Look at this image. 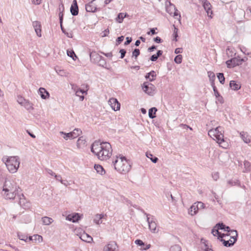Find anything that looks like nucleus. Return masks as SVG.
I'll return each mask as SVG.
<instances>
[{
  "label": "nucleus",
  "mask_w": 251,
  "mask_h": 251,
  "mask_svg": "<svg viewBox=\"0 0 251 251\" xmlns=\"http://www.w3.org/2000/svg\"><path fill=\"white\" fill-rule=\"evenodd\" d=\"M20 190V187L14 179L6 178L3 186L2 195L7 200H14L17 197L18 203L21 206L24 207L25 199L23 194H19Z\"/></svg>",
  "instance_id": "f257e3e1"
},
{
  "label": "nucleus",
  "mask_w": 251,
  "mask_h": 251,
  "mask_svg": "<svg viewBox=\"0 0 251 251\" xmlns=\"http://www.w3.org/2000/svg\"><path fill=\"white\" fill-rule=\"evenodd\" d=\"M91 151L100 160H106L112 155V149L108 142L96 141L91 146Z\"/></svg>",
  "instance_id": "f03ea898"
},
{
  "label": "nucleus",
  "mask_w": 251,
  "mask_h": 251,
  "mask_svg": "<svg viewBox=\"0 0 251 251\" xmlns=\"http://www.w3.org/2000/svg\"><path fill=\"white\" fill-rule=\"evenodd\" d=\"M112 164L114 169L121 174H126L131 169L130 162L125 156L121 154L113 157Z\"/></svg>",
  "instance_id": "7ed1b4c3"
},
{
  "label": "nucleus",
  "mask_w": 251,
  "mask_h": 251,
  "mask_svg": "<svg viewBox=\"0 0 251 251\" xmlns=\"http://www.w3.org/2000/svg\"><path fill=\"white\" fill-rule=\"evenodd\" d=\"M208 134L213 140L216 141L221 147L226 149L228 146L227 142L224 140V130L221 126L210 129Z\"/></svg>",
  "instance_id": "20e7f679"
},
{
  "label": "nucleus",
  "mask_w": 251,
  "mask_h": 251,
  "mask_svg": "<svg viewBox=\"0 0 251 251\" xmlns=\"http://www.w3.org/2000/svg\"><path fill=\"white\" fill-rule=\"evenodd\" d=\"M2 161L10 173L14 174L17 172L20 164V159L18 156H5L2 157Z\"/></svg>",
  "instance_id": "39448f33"
},
{
  "label": "nucleus",
  "mask_w": 251,
  "mask_h": 251,
  "mask_svg": "<svg viewBox=\"0 0 251 251\" xmlns=\"http://www.w3.org/2000/svg\"><path fill=\"white\" fill-rule=\"evenodd\" d=\"M247 60V58L246 57L241 59L239 56H238L237 57H234L231 59L230 60H227L226 62V64L227 67L233 68L236 66H238L242 64L243 62H245Z\"/></svg>",
  "instance_id": "423d86ee"
},
{
  "label": "nucleus",
  "mask_w": 251,
  "mask_h": 251,
  "mask_svg": "<svg viewBox=\"0 0 251 251\" xmlns=\"http://www.w3.org/2000/svg\"><path fill=\"white\" fill-rule=\"evenodd\" d=\"M142 89L149 95L152 96L155 90V86L149 82H145L142 85Z\"/></svg>",
  "instance_id": "0eeeda50"
},
{
  "label": "nucleus",
  "mask_w": 251,
  "mask_h": 251,
  "mask_svg": "<svg viewBox=\"0 0 251 251\" xmlns=\"http://www.w3.org/2000/svg\"><path fill=\"white\" fill-rule=\"evenodd\" d=\"M231 234H232L231 238L233 240H230L229 241H226L223 239L221 240L222 241H223V244L226 247H230L232 246L237 240V232L236 230H231Z\"/></svg>",
  "instance_id": "6e6552de"
},
{
  "label": "nucleus",
  "mask_w": 251,
  "mask_h": 251,
  "mask_svg": "<svg viewBox=\"0 0 251 251\" xmlns=\"http://www.w3.org/2000/svg\"><path fill=\"white\" fill-rule=\"evenodd\" d=\"M147 215V221L149 224V228L151 232L153 233H157L158 230L157 229V224L154 221V219L152 218L150 220V218L148 217L149 214L145 213Z\"/></svg>",
  "instance_id": "1a4fd4ad"
},
{
  "label": "nucleus",
  "mask_w": 251,
  "mask_h": 251,
  "mask_svg": "<svg viewBox=\"0 0 251 251\" xmlns=\"http://www.w3.org/2000/svg\"><path fill=\"white\" fill-rule=\"evenodd\" d=\"M200 1L202 4V6L206 11L207 15L212 18L211 15L212 14V11L211 10V5L207 0H200Z\"/></svg>",
  "instance_id": "9d476101"
},
{
  "label": "nucleus",
  "mask_w": 251,
  "mask_h": 251,
  "mask_svg": "<svg viewBox=\"0 0 251 251\" xmlns=\"http://www.w3.org/2000/svg\"><path fill=\"white\" fill-rule=\"evenodd\" d=\"M108 104L114 111H118L120 109V103L115 98H110L108 100Z\"/></svg>",
  "instance_id": "9b49d317"
},
{
  "label": "nucleus",
  "mask_w": 251,
  "mask_h": 251,
  "mask_svg": "<svg viewBox=\"0 0 251 251\" xmlns=\"http://www.w3.org/2000/svg\"><path fill=\"white\" fill-rule=\"evenodd\" d=\"M102 57L97 52L93 51L90 53V57L92 62L97 63H99V61L102 59Z\"/></svg>",
  "instance_id": "f8f14e48"
},
{
  "label": "nucleus",
  "mask_w": 251,
  "mask_h": 251,
  "mask_svg": "<svg viewBox=\"0 0 251 251\" xmlns=\"http://www.w3.org/2000/svg\"><path fill=\"white\" fill-rule=\"evenodd\" d=\"M59 22H60L61 30L68 37L72 38L73 37L72 33L66 32V30H65V29L64 28V27L62 26L63 14H62V12H59Z\"/></svg>",
  "instance_id": "ddd939ff"
},
{
  "label": "nucleus",
  "mask_w": 251,
  "mask_h": 251,
  "mask_svg": "<svg viewBox=\"0 0 251 251\" xmlns=\"http://www.w3.org/2000/svg\"><path fill=\"white\" fill-rule=\"evenodd\" d=\"M70 11L72 15L76 16L78 13V7L76 0H74L70 8Z\"/></svg>",
  "instance_id": "4468645a"
},
{
  "label": "nucleus",
  "mask_w": 251,
  "mask_h": 251,
  "mask_svg": "<svg viewBox=\"0 0 251 251\" xmlns=\"http://www.w3.org/2000/svg\"><path fill=\"white\" fill-rule=\"evenodd\" d=\"M117 247V244L115 242H110L103 248V251H115Z\"/></svg>",
  "instance_id": "2eb2a0df"
},
{
  "label": "nucleus",
  "mask_w": 251,
  "mask_h": 251,
  "mask_svg": "<svg viewBox=\"0 0 251 251\" xmlns=\"http://www.w3.org/2000/svg\"><path fill=\"white\" fill-rule=\"evenodd\" d=\"M32 25L34 28L37 35L38 37L41 36V28L40 23L38 21H34L32 23Z\"/></svg>",
  "instance_id": "dca6fc26"
},
{
  "label": "nucleus",
  "mask_w": 251,
  "mask_h": 251,
  "mask_svg": "<svg viewBox=\"0 0 251 251\" xmlns=\"http://www.w3.org/2000/svg\"><path fill=\"white\" fill-rule=\"evenodd\" d=\"M85 9L87 12H95L97 11V7L92 3V2H89L85 5Z\"/></svg>",
  "instance_id": "f3484780"
},
{
  "label": "nucleus",
  "mask_w": 251,
  "mask_h": 251,
  "mask_svg": "<svg viewBox=\"0 0 251 251\" xmlns=\"http://www.w3.org/2000/svg\"><path fill=\"white\" fill-rule=\"evenodd\" d=\"M38 92L43 99L45 100L50 97L49 93L44 88H40Z\"/></svg>",
  "instance_id": "a211bd4d"
},
{
  "label": "nucleus",
  "mask_w": 251,
  "mask_h": 251,
  "mask_svg": "<svg viewBox=\"0 0 251 251\" xmlns=\"http://www.w3.org/2000/svg\"><path fill=\"white\" fill-rule=\"evenodd\" d=\"M80 219V216L78 213L69 214L66 217V220L72 221L73 223L77 222Z\"/></svg>",
  "instance_id": "6ab92c4d"
},
{
  "label": "nucleus",
  "mask_w": 251,
  "mask_h": 251,
  "mask_svg": "<svg viewBox=\"0 0 251 251\" xmlns=\"http://www.w3.org/2000/svg\"><path fill=\"white\" fill-rule=\"evenodd\" d=\"M240 137L245 143L248 144L250 143L251 138L247 132L242 131L240 132Z\"/></svg>",
  "instance_id": "aec40b11"
},
{
  "label": "nucleus",
  "mask_w": 251,
  "mask_h": 251,
  "mask_svg": "<svg viewBox=\"0 0 251 251\" xmlns=\"http://www.w3.org/2000/svg\"><path fill=\"white\" fill-rule=\"evenodd\" d=\"M80 238L85 242L91 243L93 241V238L88 234L84 232L81 234Z\"/></svg>",
  "instance_id": "412c9836"
},
{
  "label": "nucleus",
  "mask_w": 251,
  "mask_h": 251,
  "mask_svg": "<svg viewBox=\"0 0 251 251\" xmlns=\"http://www.w3.org/2000/svg\"><path fill=\"white\" fill-rule=\"evenodd\" d=\"M104 215L103 214H97L94 217L93 220L94 222L97 225H100L102 223L101 219L104 218Z\"/></svg>",
  "instance_id": "4be33fe9"
},
{
  "label": "nucleus",
  "mask_w": 251,
  "mask_h": 251,
  "mask_svg": "<svg viewBox=\"0 0 251 251\" xmlns=\"http://www.w3.org/2000/svg\"><path fill=\"white\" fill-rule=\"evenodd\" d=\"M198 206L196 205V203H194L190 207L189 213L192 216L196 215L198 211Z\"/></svg>",
  "instance_id": "5701e85b"
},
{
  "label": "nucleus",
  "mask_w": 251,
  "mask_h": 251,
  "mask_svg": "<svg viewBox=\"0 0 251 251\" xmlns=\"http://www.w3.org/2000/svg\"><path fill=\"white\" fill-rule=\"evenodd\" d=\"M87 90H88V89H86V90H85L84 89H80L78 91H76V92H75V95L76 96H77V97H79L80 100L82 101L84 100V97L82 95L81 96L80 94H87Z\"/></svg>",
  "instance_id": "b1692460"
},
{
  "label": "nucleus",
  "mask_w": 251,
  "mask_h": 251,
  "mask_svg": "<svg viewBox=\"0 0 251 251\" xmlns=\"http://www.w3.org/2000/svg\"><path fill=\"white\" fill-rule=\"evenodd\" d=\"M217 227L218 229H224L225 231H226L227 232H230L232 230L230 229L229 226H226L223 223H218L216 225L215 227Z\"/></svg>",
  "instance_id": "393cba45"
},
{
  "label": "nucleus",
  "mask_w": 251,
  "mask_h": 251,
  "mask_svg": "<svg viewBox=\"0 0 251 251\" xmlns=\"http://www.w3.org/2000/svg\"><path fill=\"white\" fill-rule=\"evenodd\" d=\"M23 106H24L25 108L30 112L32 111L34 109L33 104L27 100L25 102V103H24Z\"/></svg>",
  "instance_id": "a878e982"
},
{
  "label": "nucleus",
  "mask_w": 251,
  "mask_h": 251,
  "mask_svg": "<svg viewBox=\"0 0 251 251\" xmlns=\"http://www.w3.org/2000/svg\"><path fill=\"white\" fill-rule=\"evenodd\" d=\"M229 86L233 90H238L241 88L240 84L237 83L235 81L231 80L229 83Z\"/></svg>",
  "instance_id": "bb28decb"
},
{
  "label": "nucleus",
  "mask_w": 251,
  "mask_h": 251,
  "mask_svg": "<svg viewBox=\"0 0 251 251\" xmlns=\"http://www.w3.org/2000/svg\"><path fill=\"white\" fill-rule=\"evenodd\" d=\"M169 5H166V11L170 14V15H172L173 13V11L175 9H176V6L174 4L171 3L170 1L169 2Z\"/></svg>",
  "instance_id": "cd10ccee"
},
{
  "label": "nucleus",
  "mask_w": 251,
  "mask_h": 251,
  "mask_svg": "<svg viewBox=\"0 0 251 251\" xmlns=\"http://www.w3.org/2000/svg\"><path fill=\"white\" fill-rule=\"evenodd\" d=\"M43 224L45 225H49L51 224L53 220L52 218L48 217H44L42 218Z\"/></svg>",
  "instance_id": "c85d7f7f"
},
{
  "label": "nucleus",
  "mask_w": 251,
  "mask_h": 251,
  "mask_svg": "<svg viewBox=\"0 0 251 251\" xmlns=\"http://www.w3.org/2000/svg\"><path fill=\"white\" fill-rule=\"evenodd\" d=\"M157 109L156 107H152L150 108L149 110V116L151 119L154 118L155 116L156 112L157 111Z\"/></svg>",
  "instance_id": "c756f323"
},
{
  "label": "nucleus",
  "mask_w": 251,
  "mask_h": 251,
  "mask_svg": "<svg viewBox=\"0 0 251 251\" xmlns=\"http://www.w3.org/2000/svg\"><path fill=\"white\" fill-rule=\"evenodd\" d=\"M155 76V72L154 71H151L146 75L145 77L149 79L150 81H152L154 79V77Z\"/></svg>",
  "instance_id": "7c9ffc66"
},
{
  "label": "nucleus",
  "mask_w": 251,
  "mask_h": 251,
  "mask_svg": "<svg viewBox=\"0 0 251 251\" xmlns=\"http://www.w3.org/2000/svg\"><path fill=\"white\" fill-rule=\"evenodd\" d=\"M94 168L99 174L102 175L105 173V171L101 165L98 164L95 165Z\"/></svg>",
  "instance_id": "2f4dec72"
},
{
  "label": "nucleus",
  "mask_w": 251,
  "mask_h": 251,
  "mask_svg": "<svg viewBox=\"0 0 251 251\" xmlns=\"http://www.w3.org/2000/svg\"><path fill=\"white\" fill-rule=\"evenodd\" d=\"M81 130L78 128L75 129L72 132H71L72 134L73 139L75 138L80 135L81 133Z\"/></svg>",
  "instance_id": "473e14b6"
},
{
  "label": "nucleus",
  "mask_w": 251,
  "mask_h": 251,
  "mask_svg": "<svg viewBox=\"0 0 251 251\" xmlns=\"http://www.w3.org/2000/svg\"><path fill=\"white\" fill-rule=\"evenodd\" d=\"M126 14H125L123 13H120L117 18H116V21L117 22L119 23H122L123 22V19L124 18L126 17Z\"/></svg>",
  "instance_id": "72a5a7b5"
},
{
  "label": "nucleus",
  "mask_w": 251,
  "mask_h": 251,
  "mask_svg": "<svg viewBox=\"0 0 251 251\" xmlns=\"http://www.w3.org/2000/svg\"><path fill=\"white\" fill-rule=\"evenodd\" d=\"M218 229H218V228L217 229L213 228L212 230L211 233L214 236L218 235V238H222L225 236V234H221V233H220L218 231Z\"/></svg>",
  "instance_id": "f704fd0d"
},
{
  "label": "nucleus",
  "mask_w": 251,
  "mask_h": 251,
  "mask_svg": "<svg viewBox=\"0 0 251 251\" xmlns=\"http://www.w3.org/2000/svg\"><path fill=\"white\" fill-rule=\"evenodd\" d=\"M59 133L61 135H63V138L66 140H67L69 139H73L72 137V134L71 132L69 133H65L63 131H60Z\"/></svg>",
  "instance_id": "c9c22d12"
},
{
  "label": "nucleus",
  "mask_w": 251,
  "mask_h": 251,
  "mask_svg": "<svg viewBox=\"0 0 251 251\" xmlns=\"http://www.w3.org/2000/svg\"><path fill=\"white\" fill-rule=\"evenodd\" d=\"M146 156L150 158L151 161L154 163H156L157 161L158 160V159L156 157H153V155L151 154V153L147 152L146 153Z\"/></svg>",
  "instance_id": "e433bc0d"
},
{
  "label": "nucleus",
  "mask_w": 251,
  "mask_h": 251,
  "mask_svg": "<svg viewBox=\"0 0 251 251\" xmlns=\"http://www.w3.org/2000/svg\"><path fill=\"white\" fill-rule=\"evenodd\" d=\"M17 234L18 237L20 240L25 241V242L28 241V237L26 235L20 232H18Z\"/></svg>",
  "instance_id": "4c0bfd02"
},
{
  "label": "nucleus",
  "mask_w": 251,
  "mask_h": 251,
  "mask_svg": "<svg viewBox=\"0 0 251 251\" xmlns=\"http://www.w3.org/2000/svg\"><path fill=\"white\" fill-rule=\"evenodd\" d=\"M212 86L213 87V89L214 92V95L216 98H219L220 99H222V97H220V95L218 92L216 86L214 85V84L212 82Z\"/></svg>",
  "instance_id": "58836bf2"
},
{
  "label": "nucleus",
  "mask_w": 251,
  "mask_h": 251,
  "mask_svg": "<svg viewBox=\"0 0 251 251\" xmlns=\"http://www.w3.org/2000/svg\"><path fill=\"white\" fill-rule=\"evenodd\" d=\"M86 141L83 139L82 137H80L77 141V146L78 148H80L81 145H84Z\"/></svg>",
  "instance_id": "ea45409f"
},
{
  "label": "nucleus",
  "mask_w": 251,
  "mask_h": 251,
  "mask_svg": "<svg viewBox=\"0 0 251 251\" xmlns=\"http://www.w3.org/2000/svg\"><path fill=\"white\" fill-rule=\"evenodd\" d=\"M217 77L219 79L220 83L222 84H224L225 80L224 74L223 73H219L217 75Z\"/></svg>",
  "instance_id": "a19ab883"
},
{
  "label": "nucleus",
  "mask_w": 251,
  "mask_h": 251,
  "mask_svg": "<svg viewBox=\"0 0 251 251\" xmlns=\"http://www.w3.org/2000/svg\"><path fill=\"white\" fill-rule=\"evenodd\" d=\"M182 56L181 55H177L176 56L174 61L177 64H180L182 62Z\"/></svg>",
  "instance_id": "79ce46f5"
},
{
  "label": "nucleus",
  "mask_w": 251,
  "mask_h": 251,
  "mask_svg": "<svg viewBox=\"0 0 251 251\" xmlns=\"http://www.w3.org/2000/svg\"><path fill=\"white\" fill-rule=\"evenodd\" d=\"M27 100H25L24 98L21 96H18L17 99V102L22 106L24 105V103Z\"/></svg>",
  "instance_id": "37998d69"
},
{
  "label": "nucleus",
  "mask_w": 251,
  "mask_h": 251,
  "mask_svg": "<svg viewBox=\"0 0 251 251\" xmlns=\"http://www.w3.org/2000/svg\"><path fill=\"white\" fill-rule=\"evenodd\" d=\"M67 54L69 56L72 58L73 60H75V58H77L73 50H67Z\"/></svg>",
  "instance_id": "c03bdc74"
},
{
  "label": "nucleus",
  "mask_w": 251,
  "mask_h": 251,
  "mask_svg": "<svg viewBox=\"0 0 251 251\" xmlns=\"http://www.w3.org/2000/svg\"><path fill=\"white\" fill-rule=\"evenodd\" d=\"M140 50L138 49H135L132 52V56L134 57L135 59L139 55Z\"/></svg>",
  "instance_id": "a18cd8bd"
},
{
  "label": "nucleus",
  "mask_w": 251,
  "mask_h": 251,
  "mask_svg": "<svg viewBox=\"0 0 251 251\" xmlns=\"http://www.w3.org/2000/svg\"><path fill=\"white\" fill-rule=\"evenodd\" d=\"M98 63L99 64V66H101L103 68H106V67L105 66L106 65V62L103 57H102V59H101V60Z\"/></svg>",
  "instance_id": "49530a36"
},
{
  "label": "nucleus",
  "mask_w": 251,
  "mask_h": 251,
  "mask_svg": "<svg viewBox=\"0 0 251 251\" xmlns=\"http://www.w3.org/2000/svg\"><path fill=\"white\" fill-rule=\"evenodd\" d=\"M170 251H181V248L178 245H174L171 247Z\"/></svg>",
  "instance_id": "de8ad7c7"
},
{
  "label": "nucleus",
  "mask_w": 251,
  "mask_h": 251,
  "mask_svg": "<svg viewBox=\"0 0 251 251\" xmlns=\"http://www.w3.org/2000/svg\"><path fill=\"white\" fill-rule=\"evenodd\" d=\"M174 33H173V36L174 37V40H175V41H177V37H178V34H177L178 29L174 25Z\"/></svg>",
  "instance_id": "09e8293b"
},
{
  "label": "nucleus",
  "mask_w": 251,
  "mask_h": 251,
  "mask_svg": "<svg viewBox=\"0 0 251 251\" xmlns=\"http://www.w3.org/2000/svg\"><path fill=\"white\" fill-rule=\"evenodd\" d=\"M208 77H209V79L210 81H213L215 77V74L211 72H208Z\"/></svg>",
  "instance_id": "8fccbe9b"
},
{
  "label": "nucleus",
  "mask_w": 251,
  "mask_h": 251,
  "mask_svg": "<svg viewBox=\"0 0 251 251\" xmlns=\"http://www.w3.org/2000/svg\"><path fill=\"white\" fill-rule=\"evenodd\" d=\"M212 176L214 180H217L219 177V174L218 172H214L212 173Z\"/></svg>",
  "instance_id": "3c124183"
},
{
  "label": "nucleus",
  "mask_w": 251,
  "mask_h": 251,
  "mask_svg": "<svg viewBox=\"0 0 251 251\" xmlns=\"http://www.w3.org/2000/svg\"><path fill=\"white\" fill-rule=\"evenodd\" d=\"M33 237H34V240H38L39 242H41L43 241L42 237L39 235H34Z\"/></svg>",
  "instance_id": "603ef678"
},
{
  "label": "nucleus",
  "mask_w": 251,
  "mask_h": 251,
  "mask_svg": "<svg viewBox=\"0 0 251 251\" xmlns=\"http://www.w3.org/2000/svg\"><path fill=\"white\" fill-rule=\"evenodd\" d=\"M196 205L198 206V208L199 209H201V208H204V203H202V202L199 201V202H196Z\"/></svg>",
  "instance_id": "864d4df0"
},
{
  "label": "nucleus",
  "mask_w": 251,
  "mask_h": 251,
  "mask_svg": "<svg viewBox=\"0 0 251 251\" xmlns=\"http://www.w3.org/2000/svg\"><path fill=\"white\" fill-rule=\"evenodd\" d=\"M120 53H121V58H123L126 53V50L124 49H121L120 50Z\"/></svg>",
  "instance_id": "5fc2aeb1"
},
{
  "label": "nucleus",
  "mask_w": 251,
  "mask_h": 251,
  "mask_svg": "<svg viewBox=\"0 0 251 251\" xmlns=\"http://www.w3.org/2000/svg\"><path fill=\"white\" fill-rule=\"evenodd\" d=\"M135 243L136 245H138L139 246H144V243L142 240H139V239H137V240H135Z\"/></svg>",
  "instance_id": "6e6d98bb"
},
{
  "label": "nucleus",
  "mask_w": 251,
  "mask_h": 251,
  "mask_svg": "<svg viewBox=\"0 0 251 251\" xmlns=\"http://www.w3.org/2000/svg\"><path fill=\"white\" fill-rule=\"evenodd\" d=\"M42 0H31L32 4L35 5H39L42 2Z\"/></svg>",
  "instance_id": "4d7b16f0"
},
{
  "label": "nucleus",
  "mask_w": 251,
  "mask_h": 251,
  "mask_svg": "<svg viewBox=\"0 0 251 251\" xmlns=\"http://www.w3.org/2000/svg\"><path fill=\"white\" fill-rule=\"evenodd\" d=\"M172 15H173L174 17L179 16V17L180 18V15L179 13H178V11L176 8V9H175L174 11H173V13Z\"/></svg>",
  "instance_id": "13d9d810"
},
{
  "label": "nucleus",
  "mask_w": 251,
  "mask_h": 251,
  "mask_svg": "<svg viewBox=\"0 0 251 251\" xmlns=\"http://www.w3.org/2000/svg\"><path fill=\"white\" fill-rule=\"evenodd\" d=\"M124 36L119 37L116 40L117 44H120L124 40Z\"/></svg>",
  "instance_id": "bf43d9fd"
},
{
  "label": "nucleus",
  "mask_w": 251,
  "mask_h": 251,
  "mask_svg": "<svg viewBox=\"0 0 251 251\" xmlns=\"http://www.w3.org/2000/svg\"><path fill=\"white\" fill-rule=\"evenodd\" d=\"M72 89L74 91V92H76V91H78L80 88H78V86L75 84L72 85Z\"/></svg>",
  "instance_id": "052dcab7"
},
{
  "label": "nucleus",
  "mask_w": 251,
  "mask_h": 251,
  "mask_svg": "<svg viewBox=\"0 0 251 251\" xmlns=\"http://www.w3.org/2000/svg\"><path fill=\"white\" fill-rule=\"evenodd\" d=\"M126 41L125 42V45H127L129 44L132 41V38L131 37H126Z\"/></svg>",
  "instance_id": "680f3d73"
},
{
  "label": "nucleus",
  "mask_w": 251,
  "mask_h": 251,
  "mask_svg": "<svg viewBox=\"0 0 251 251\" xmlns=\"http://www.w3.org/2000/svg\"><path fill=\"white\" fill-rule=\"evenodd\" d=\"M55 179L60 181L61 183H63V180L62 179V177L60 175H55Z\"/></svg>",
  "instance_id": "e2e57ef3"
},
{
  "label": "nucleus",
  "mask_w": 251,
  "mask_h": 251,
  "mask_svg": "<svg viewBox=\"0 0 251 251\" xmlns=\"http://www.w3.org/2000/svg\"><path fill=\"white\" fill-rule=\"evenodd\" d=\"M158 57L157 56L156 54H153L152 55L150 59L152 61H156L157 59H158Z\"/></svg>",
  "instance_id": "0e129e2a"
},
{
  "label": "nucleus",
  "mask_w": 251,
  "mask_h": 251,
  "mask_svg": "<svg viewBox=\"0 0 251 251\" xmlns=\"http://www.w3.org/2000/svg\"><path fill=\"white\" fill-rule=\"evenodd\" d=\"M153 40L154 42L158 43H160L162 42V39L159 37H156L154 38Z\"/></svg>",
  "instance_id": "69168bd1"
},
{
  "label": "nucleus",
  "mask_w": 251,
  "mask_h": 251,
  "mask_svg": "<svg viewBox=\"0 0 251 251\" xmlns=\"http://www.w3.org/2000/svg\"><path fill=\"white\" fill-rule=\"evenodd\" d=\"M182 51V48H176L175 50V53L176 54H178L179 53H181Z\"/></svg>",
  "instance_id": "338daca9"
},
{
  "label": "nucleus",
  "mask_w": 251,
  "mask_h": 251,
  "mask_svg": "<svg viewBox=\"0 0 251 251\" xmlns=\"http://www.w3.org/2000/svg\"><path fill=\"white\" fill-rule=\"evenodd\" d=\"M205 249L204 251H213L212 249L209 248V247L205 243L204 244Z\"/></svg>",
  "instance_id": "774afa93"
}]
</instances>
